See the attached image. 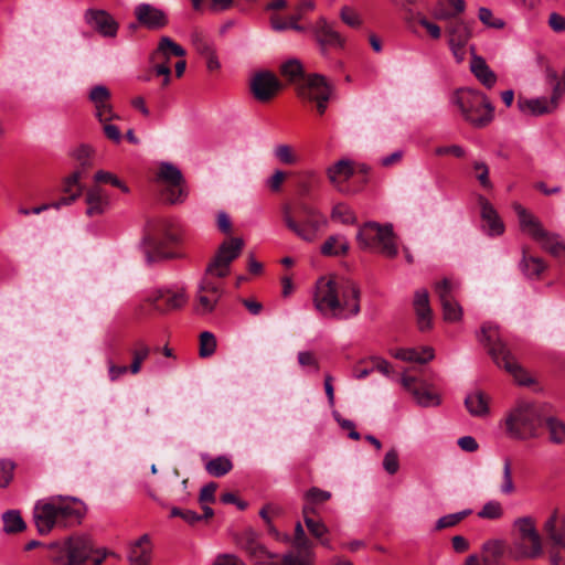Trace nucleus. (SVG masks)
I'll return each instance as SVG.
<instances>
[{"mask_svg": "<svg viewBox=\"0 0 565 565\" xmlns=\"http://www.w3.org/2000/svg\"><path fill=\"white\" fill-rule=\"evenodd\" d=\"M460 290V282L457 279L444 278L435 284V292L439 301L455 300Z\"/></svg>", "mask_w": 565, "mask_h": 565, "instance_id": "nucleus-38", "label": "nucleus"}, {"mask_svg": "<svg viewBox=\"0 0 565 565\" xmlns=\"http://www.w3.org/2000/svg\"><path fill=\"white\" fill-rule=\"evenodd\" d=\"M222 294L221 286L212 280V276L205 274L198 286L195 312L200 316L211 313L215 309Z\"/></svg>", "mask_w": 565, "mask_h": 565, "instance_id": "nucleus-16", "label": "nucleus"}, {"mask_svg": "<svg viewBox=\"0 0 565 565\" xmlns=\"http://www.w3.org/2000/svg\"><path fill=\"white\" fill-rule=\"evenodd\" d=\"M477 337L481 343L489 348V353L495 364L509 372L519 384L529 385L532 382L526 372L520 366L505 344L501 341L495 324L490 322L484 323Z\"/></svg>", "mask_w": 565, "mask_h": 565, "instance_id": "nucleus-5", "label": "nucleus"}, {"mask_svg": "<svg viewBox=\"0 0 565 565\" xmlns=\"http://www.w3.org/2000/svg\"><path fill=\"white\" fill-rule=\"evenodd\" d=\"M317 43L320 46V52L323 56L327 55L329 47H343L344 39L334 29V26L327 21L326 18L320 17L310 28Z\"/></svg>", "mask_w": 565, "mask_h": 565, "instance_id": "nucleus-17", "label": "nucleus"}, {"mask_svg": "<svg viewBox=\"0 0 565 565\" xmlns=\"http://www.w3.org/2000/svg\"><path fill=\"white\" fill-rule=\"evenodd\" d=\"M544 531L553 545L565 552V515L554 511L545 521Z\"/></svg>", "mask_w": 565, "mask_h": 565, "instance_id": "nucleus-25", "label": "nucleus"}, {"mask_svg": "<svg viewBox=\"0 0 565 565\" xmlns=\"http://www.w3.org/2000/svg\"><path fill=\"white\" fill-rule=\"evenodd\" d=\"M313 511L312 509L308 508L307 505L303 507V521L309 530V532L317 539L323 537L328 533L327 525L321 521H316L308 515L309 512Z\"/></svg>", "mask_w": 565, "mask_h": 565, "instance_id": "nucleus-49", "label": "nucleus"}, {"mask_svg": "<svg viewBox=\"0 0 565 565\" xmlns=\"http://www.w3.org/2000/svg\"><path fill=\"white\" fill-rule=\"evenodd\" d=\"M47 557L56 565H99L103 556L95 553L85 537H70L49 545Z\"/></svg>", "mask_w": 565, "mask_h": 565, "instance_id": "nucleus-7", "label": "nucleus"}, {"mask_svg": "<svg viewBox=\"0 0 565 565\" xmlns=\"http://www.w3.org/2000/svg\"><path fill=\"white\" fill-rule=\"evenodd\" d=\"M280 72L282 76H285L289 82L297 84V86L306 81L303 77L302 64L297 58H291L285 62L280 67Z\"/></svg>", "mask_w": 565, "mask_h": 565, "instance_id": "nucleus-40", "label": "nucleus"}, {"mask_svg": "<svg viewBox=\"0 0 565 565\" xmlns=\"http://www.w3.org/2000/svg\"><path fill=\"white\" fill-rule=\"evenodd\" d=\"M356 239L362 248L377 250L386 257L394 258L398 254L391 223L366 222L359 228Z\"/></svg>", "mask_w": 565, "mask_h": 565, "instance_id": "nucleus-9", "label": "nucleus"}, {"mask_svg": "<svg viewBox=\"0 0 565 565\" xmlns=\"http://www.w3.org/2000/svg\"><path fill=\"white\" fill-rule=\"evenodd\" d=\"M232 468V461L224 456H218L210 460L205 466L206 471L214 477H223L230 472Z\"/></svg>", "mask_w": 565, "mask_h": 565, "instance_id": "nucleus-45", "label": "nucleus"}, {"mask_svg": "<svg viewBox=\"0 0 565 565\" xmlns=\"http://www.w3.org/2000/svg\"><path fill=\"white\" fill-rule=\"evenodd\" d=\"M3 521V530L7 533H15L20 532L25 527V523L20 514V512L11 510L7 511L2 515Z\"/></svg>", "mask_w": 565, "mask_h": 565, "instance_id": "nucleus-46", "label": "nucleus"}, {"mask_svg": "<svg viewBox=\"0 0 565 565\" xmlns=\"http://www.w3.org/2000/svg\"><path fill=\"white\" fill-rule=\"evenodd\" d=\"M443 309V316L447 322H457L462 318V307L459 305L457 299L450 301L440 302Z\"/></svg>", "mask_w": 565, "mask_h": 565, "instance_id": "nucleus-50", "label": "nucleus"}, {"mask_svg": "<svg viewBox=\"0 0 565 565\" xmlns=\"http://www.w3.org/2000/svg\"><path fill=\"white\" fill-rule=\"evenodd\" d=\"M507 551L503 540L492 539L482 544V558L484 565H498Z\"/></svg>", "mask_w": 565, "mask_h": 565, "instance_id": "nucleus-35", "label": "nucleus"}, {"mask_svg": "<svg viewBox=\"0 0 565 565\" xmlns=\"http://www.w3.org/2000/svg\"><path fill=\"white\" fill-rule=\"evenodd\" d=\"M150 301L156 310L166 312L184 306L188 301V297L184 288L178 286L156 290L150 296Z\"/></svg>", "mask_w": 565, "mask_h": 565, "instance_id": "nucleus-20", "label": "nucleus"}, {"mask_svg": "<svg viewBox=\"0 0 565 565\" xmlns=\"http://www.w3.org/2000/svg\"><path fill=\"white\" fill-rule=\"evenodd\" d=\"M499 491L503 495H511L515 491L512 478V465L509 458L503 459L502 481L500 483Z\"/></svg>", "mask_w": 565, "mask_h": 565, "instance_id": "nucleus-47", "label": "nucleus"}, {"mask_svg": "<svg viewBox=\"0 0 565 565\" xmlns=\"http://www.w3.org/2000/svg\"><path fill=\"white\" fill-rule=\"evenodd\" d=\"M391 354L395 359L419 364L427 363L434 359V350L431 347H423L420 350L415 348H401L391 350Z\"/></svg>", "mask_w": 565, "mask_h": 565, "instance_id": "nucleus-32", "label": "nucleus"}, {"mask_svg": "<svg viewBox=\"0 0 565 565\" xmlns=\"http://www.w3.org/2000/svg\"><path fill=\"white\" fill-rule=\"evenodd\" d=\"M298 95L309 102L317 104V109L323 114L327 109V103L331 96L332 88L322 75L312 74L297 86Z\"/></svg>", "mask_w": 565, "mask_h": 565, "instance_id": "nucleus-13", "label": "nucleus"}, {"mask_svg": "<svg viewBox=\"0 0 565 565\" xmlns=\"http://www.w3.org/2000/svg\"><path fill=\"white\" fill-rule=\"evenodd\" d=\"M150 349L147 344L139 341L136 343V348L132 351V362L129 367L132 374H137L141 369V363L148 358Z\"/></svg>", "mask_w": 565, "mask_h": 565, "instance_id": "nucleus-52", "label": "nucleus"}, {"mask_svg": "<svg viewBox=\"0 0 565 565\" xmlns=\"http://www.w3.org/2000/svg\"><path fill=\"white\" fill-rule=\"evenodd\" d=\"M82 178L81 171H74L72 174L65 178L63 182V192L66 194L60 200L52 203L54 209H60L72 204L82 193V185L79 180Z\"/></svg>", "mask_w": 565, "mask_h": 565, "instance_id": "nucleus-29", "label": "nucleus"}, {"mask_svg": "<svg viewBox=\"0 0 565 565\" xmlns=\"http://www.w3.org/2000/svg\"><path fill=\"white\" fill-rule=\"evenodd\" d=\"M354 173L352 162L348 159H341L327 169V175L338 191L344 192L342 181L349 180Z\"/></svg>", "mask_w": 565, "mask_h": 565, "instance_id": "nucleus-31", "label": "nucleus"}, {"mask_svg": "<svg viewBox=\"0 0 565 565\" xmlns=\"http://www.w3.org/2000/svg\"><path fill=\"white\" fill-rule=\"evenodd\" d=\"M84 20L94 31L104 38H116L119 24L115 18L102 9H87L84 13Z\"/></svg>", "mask_w": 565, "mask_h": 565, "instance_id": "nucleus-19", "label": "nucleus"}, {"mask_svg": "<svg viewBox=\"0 0 565 565\" xmlns=\"http://www.w3.org/2000/svg\"><path fill=\"white\" fill-rule=\"evenodd\" d=\"M301 19L300 13L292 14L288 21L281 20L278 15H274L270 19L271 28L277 31H286L288 29H292L298 32H305L306 28L298 24V21Z\"/></svg>", "mask_w": 565, "mask_h": 565, "instance_id": "nucleus-44", "label": "nucleus"}, {"mask_svg": "<svg viewBox=\"0 0 565 565\" xmlns=\"http://www.w3.org/2000/svg\"><path fill=\"white\" fill-rule=\"evenodd\" d=\"M341 20L351 28H359L362 24L360 15L349 7H343L340 11Z\"/></svg>", "mask_w": 565, "mask_h": 565, "instance_id": "nucleus-64", "label": "nucleus"}, {"mask_svg": "<svg viewBox=\"0 0 565 565\" xmlns=\"http://www.w3.org/2000/svg\"><path fill=\"white\" fill-rule=\"evenodd\" d=\"M243 247L244 241L239 237L224 241L206 267L205 274L217 278L226 277L230 274L231 263L239 256Z\"/></svg>", "mask_w": 565, "mask_h": 565, "instance_id": "nucleus-11", "label": "nucleus"}, {"mask_svg": "<svg viewBox=\"0 0 565 565\" xmlns=\"http://www.w3.org/2000/svg\"><path fill=\"white\" fill-rule=\"evenodd\" d=\"M281 216L285 226L306 243L316 242L329 225L327 215L318 207L306 202L297 203L296 215L290 204H284Z\"/></svg>", "mask_w": 565, "mask_h": 565, "instance_id": "nucleus-2", "label": "nucleus"}, {"mask_svg": "<svg viewBox=\"0 0 565 565\" xmlns=\"http://www.w3.org/2000/svg\"><path fill=\"white\" fill-rule=\"evenodd\" d=\"M137 21L149 30H159L164 28L169 20L166 12L149 3H139L135 8Z\"/></svg>", "mask_w": 565, "mask_h": 565, "instance_id": "nucleus-23", "label": "nucleus"}, {"mask_svg": "<svg viewBox=\"0 0 565 565\" xmlns=\"http://www.w3.org/2000/svg\"><path fill=\"white\" fill-rule=\"evenodd\" d=\"M472 52L470 71L477 77V79L487 88H492L497 83V75L489 67L483 57L475 54V46H469Z\"/></svg>", "mask_w": 565, "mask_h": 565, "instance_id": "nucleus-28", "label": "nucleus"}, {"mask_svg": "<svg viewBox=\"0 0 565 565\" xmlns=\"http://www.w3.org/2000/svg\"><path fill=\"white\" fill-rule=\"evenodd\" d=\"M473 21L455 20L446 28L449 49L457 63L466 60L469 41L472 35L471 24Z\"/></svg>", "mask_w": 565, "mask_h": 565, "instance_id": "nucleus-14", "label": "nucleus"}, {"mask_svg": "<svg viewBox=\"0 0 565 565\" xmlns=\"http://www.w3.org/2000/svg\"><path fill=\"white\" fill-rule=\"evenodd\" d=\"M14 463L10 460H0V487L6 488L13 477Z\"/></svg>", "mask_w": 565, "mask_h": 565, "instance_id": "nucleus-63", "label": "nucleus"}, {"mask_svg": "<svg viewBox=\"0 0 565 565\" xmlns=\"http://www.w3.org/2000/svg\"><path fill=\"white\" fill-rule=\"evenodd\" d=\"M349 250V244L339 235L329 236L321 245V254L324 256H342Z\"/></svg>", "mask_w": 565, "mask_h": 565, "instance_id": "nucleus-39", "label": "nucleus"}, {"mask_svg": "<svg viewBox=\"0 0 565 565\" xmlns=\"http://www.w3.org/2000/svg\"><path fill=\"white\" fill-rule=\"evenodd\" d=\"M130 565H149L151 561V548L148 535L141 536L129 554Z\"/></svg>", "mask_w": 565, "mask_h": 565, "instance_id": "nucleus-37", "label": "nucleus"}, {"mask_svg": "<svg viewBox=\"0 0 565 565\" xmlns=\"http://www.w3.org/2000/svg\"><path fill=\"white\" fill-rule=\"evenodd\" d=\"M274 156L284 164H295L298 161L297 156L288 145H277L274 148Z\"/></svg>", "mask_w": 565, "mask_h": 565, "instance_id": "nucleus-55", "label": "nucleus"}, {"mask_svg": "<svg viewBox=\"0 0 565 565\" xmlns=\"http://www.w3.org/2000/svg\"><path fill=\"white\" fill-rule=\"evenodd\" d=\"M513 541L509 548V556L513 559H533L542 552L541 536L530 516L519 518L513 523Z\"/></svg>", "mask_w": 565, "mask_h": 565, "instance_id": "nucleus-8", "label": "nucleus"}, {"mask_svg": "<svg viewBox=\"0 0 565 565\" xmlns=\"http://www.w3.org/2000/svg\"><path fill=\"white\" fill-rule=\"evenodd\" d=\"M520 227L523 232L530 235L537 242L542 248L551 253L555 257L565 256V244L561 241L559 236L544 230L542 223L522 205L515 204Z\"/></svg>", "mask_w": 565, "mask_h": 565, "instance_id": "nucleus-10", "label": "nucleus"}, {"mask_svg": "<svg viewBox=\"0 0 565 565\" xmlns=\"http://www.w3.org/2000/svg\"><path fill=\"white\" fill-rule=\"evenodd\" d=\"M85 202L88 216L102 215L109 207V194L100 186H93L86 192Z\"/></svg>", "mask_w": 565, "mask_h": 565, "instance_id": "nucleus-27", "label": "nucleus"}, {"mask_svg": "<svg viewBox=\"0 0 565 565\" xmlns=\"http://www.w3.org/2000/svg\"><path fill=\"white\" fill-rule=\"evenodd\" d=\"M413 308L416 315V323L422 332L433 328V310L430 308L427 289H417L414 294Z\"/></svg>", "mask_w": 565, "mask_h": 565, "instance_id": "nucleus-22", "label": "nucleus"}, {"mask_svg": "<svg viewBox=\"0 0 565 565\" xmlns=\"http://www.w3.org/2000/svg\"><path fill=\"white\" fill-rule=\"evenodd\" d=\"M465 10V0H437L431 9V14L436 20H450Z\"/></svg>", "mask_w": 565, "mask_h": 565, "instance_id": "nucleus-30", "label": "nucleus"}, {"mask_svg": "<svg viewBox=\"0 0 565 565\" xmlns=\"http://www.w3.org/2000/svg\"><path fill=\"white\" fill-rule=\"evenodd\" d=\"M216 349V340L212 332L204 331L200 335V356H211Z\"/></svg>", "mask_w": 565, "mask_h": 565, "instance_id": "nucleus-54", "label": "nucleus"}, {"mask_svg": "<svg viewBox=\"0 0 565 565\" xmlns=\"http://www.w3.org/2000/svg\"><path fill=\"white\" fill-rule=\"evenodd\" d=\"M298 363L301 367H308V372L317 373L319 372L320 365L316 358V355L310 351H300L298 352Z\"/></svg>", "mask_w": 565, "mask_h": 565, "instance_id": "nucleus-57", "label": "nucleus"}, {"mask_svg": "<svg viewBox=\"0 0 565 565\" xmlns=\"http://www.w3.org/2000/svg\"><path fill=\"white\" fill-rule=\"evenodd\" d=\"M544 425H546L550 433V440L554 444H563L565 441V423L555 418H544Z\"/></svg>", "mask_w": 565, "mask_h": 565, "instance_id": "nucleus-43", "label": "nucleus"}, {"mask_svg": "<svg viewBox=\"0 0 565 565\" xmlns=\"http://www.w3.org/2000/svg\"><path fill=\"white\" fill-rule=\"evenodd\" d=\"M413 395L416 402L424 407L437 406L440 404L439 396L425 387L415 388L413 391Z\"/></svg>", "mask_w": 565, "mask_h": 565, "instance_id": "nucleus-51", "label": "nucleus"}, {"mask_svg": "<svg viewBox=\"0 0 565 565\" xmlns=\"http://www.w3.org/2000/svg\"><path fill=\"white\" fill-rule=\"evenodd\" d=\"M192 43L196 52L202 55H211L214 51L213 43L201 33H194L192 35Z\"/></svg>", "mask_w": 565, "mask_h": 565, "instance_id": "nucleus-56", "label": "nucleus"}, {"mask_svg": "<svg viewBox=\"0 0 565 565\" xmlns=\"http://www.w3.org/2000/svg\"><path fill=\"white\" fill-rule=\"evenodd\" d=\"M313 306L326 318L349 320L361 311V290L348 278L320 277L316 282Z\"/></svg>", "mask_w": 565, "mask_h": 565, "instance_id": "nucleus-1", "label": "nucleus"}, {"mask_svg": "<svg viewBox=\"0 0 565 565\" xmlns=\"http://www.w3.org/2000/svg\"><path fill=\"white\" fill-rule=\"evenodd\" d=\"M465 405L471 416L483 417L489 414V397L481 391L467 394Z\"/></svg>", "mask_w": 565, "mask_h": 565, "instance_id": "nucleus-34", "label": "nucleus"}, {"mask_svg": "<svg viewBox=\"0 0 565 565\" xmlns=\"http://www.w3.org/2000/svg\"><path fill=\"white\" fill-rule=\"evenodd\" d=\"M158 178L168 184L164 192L166 200L172 204L180 203L185 198L182 186L183 177L179 168L169 162H162L159 168Z\"/></svg>", "mask_w": 565, "mask_h": 565, "instance_id": "nucleus-15", "label": "nucleus"}, {"mask_svg": "<svg viewBox=\"0 0 565 565\" xmlns=\"http://www.w3.org/2000/svg\"><path fill=\"white\" fill-rule=\"evenodd\" d=\"M414 21H417L423 28H425L433 39L437 40L441 36V29L439 25L429 21L424 13L417 12Z\"/></svg>", "mask_w": 565, "mask_h": 565, "instance_id": "nucleus-60", "label": "nucleus"}, {"mask_svg": "<svg viewBox=\"0 0 565 565\" xmlns=\"http://www.w3.org/2000/svg\"><path fill=\"white\" fill-rule=\"evenodd\" d=\"M483 228L490 236H498L504 232V224L494 207L483 196L479 198Z\"/></svg>", "mask_w": 565, "mask_h": 565, "instance_id": "nucleus-26", "label": "nucleus"}, {"mask_svg": "<svg viewBox=\"0 0 565 565\" xmlns=\"http://www.w3.org/2000/svg\"><path fill=\"white\" fill-rule=\"evenodd\" d=\"M516 104L519 110L526 116L539 117L551 113L548 98L544 96L536 98L520 97Z\"/></svg>", "mask_w": 565, "mask_h": 565, "instance_id": "nucleus-33", "label": "nucleus"}, {"mask_svg": "<svg viewBox=\"0 0 565 565\" xmlns=\"http://www.w3.org/2000/svg\"><path fill=\"white\" fill-rule=\"evenodd\" d=\"M520 268L526 277L534 278L537 277L545 269V264L541 258L527 256L525 250H523V257L522 260L520 262Z\"/></svg>", "mask_w": 565, "mask_h": 565, "instance_id": "nucleus-42", "label": "nucleus"}, {"mask_svg": "<svg viewBox=\"0 0 565 565\" xmlns=\"http://www.w3.org/2000/svg\"><path fill=\"white\" fill-rule=\"evenodd\" d=\"M255 99L265 103L270 100L281 88V84L274 73L260 71L253 75L249 83Z\"/></svg>", "mask_w": 565, "mask_h": 565, "instance_id": "nucleus-18", "label": "nucleus"}, {"mask_svg": "<svg viewBox=\"0 0 565 565\" xmlns=\"http://www.w3.org/2000/svg\"><path fill=\"white\" fill-rule=\"evenodd\" d=\"M285 542L291 541L298 553L289 552L282 556L281 565H313L312 543L307 537L300 522L296 523L295 535L292 540L288 534L281 536Z\"/></svg>", "mask_w": 565, "mask_h": 565, "instance_id": "nucleus-12", "label": "nucleus"}, {"mask_svg": "<svg viewBox=\"0 0 565 565\" xmlns=\"http://www.w3.org/2000/svg\"><path fill=\"white\" fill-rule=\"evenodd\" d=\"M471 513V510H462L460 512L450 513L447 515H444L438 519L436 522L435 529L436 530H443L446 527H451L458 524L461 520H463L467 515Z\"/></svg>", "mask_w": 565, "mask_h": 565, "instance_id": "nucleus-53", "label": "nucleus"}, {"mask_svg": "<svg viewBox=\"0 0 565 565\" xmlns=\"http://www.w3.org/2000/svg\"><path fill=\"white\" fill-rule=\"evenodd\" d=\"M330 218L333 222L343 224V225H352L356 223V216L354 211L345 203H337L333 205Z\"/></svg>", "mask_w": 565, "mask_h": 565, "instance_id": "nucleus-41", "label": "nucleus"}, {"mask_svg": "<svg viewBox=\"0 0 565 565\" xmlns=\"http://www.w3.org/2000/svg\"><path fill=\"white\" fill-rule=\"evenodd\" d=\"M110 97V93L108 88L104 85H97L90 89L89 93V99L99 108L104 105V103H107Z\"/></svg>", "mask_w": 565, "mask_h": 565, "instance_id": "nucleus-58", "label": "nucleus"}, {"mask_svg": "<svg viewBox=\"0 0 565 565\" xmlns=\"http://www.w3.org/2000/svg\"><path fill=\"white\" fill-rule=\"evenodd\" d=\"M383 468L388 475H395L398 471V454L395 449L388 450L383 459Z\"/></svg>", "mask_w": 565, "mask_h": 565, "instance_id": "nucleus-62", "label": "nucleus"}, {"mask_svg": "<svg viewBox=\"0 0 565 565\" xmlns=\"http://www.w3.org/2000/svg\"><path fill=\"white\" fill-rule=\"evenodd\" d=\"M94 179L96 182H109L114 186L119 188L122 192L129 191L128 186L110 172L99 170L95 173Z\"/></svg>", "mask_w": 565, "mask_h": 565, "instance_id": "nucleus-61", "label": "nucleus"}, {"mask_svg": "<svg viewBox=\"0 0 565 565\" xmlns=\"http://www.w3.org/2000/svg\"><path fill=\"white\" fill-rule=\"evenodd\" d=\"M75 498L53 495L39 500L34 505V522L40 534H47L54 526L67 527L81 513Z\"/></svg>", "mask_w": 565, "mask_h": 565, "instance_id": "nucleus-3", "label": "nucleus"}, {"mask_svg": "<svg viewBox=\"0 0 565 565\" xmlns=\"http://www.w3.org/2000/svg\"><path fill=\"white\" fill-rule=\"evenodd\" d=\"M507 434L519 440L536 438L544 425V417L539 405L520 401L507 414L504 419Z\"/></svg>", "mask_w": 565, "mask_h": 565, "instance_id": "nucleus-4", "label": "nucleus"}, {"mask_svg": "<svg viewBox=\"0 0 565 565\" xmlns=\"http://www.w3.org/2000/svg\"><path fill=\"white\" fill-rule=\"evenodd\" d=\"M166 242H177L174 235L167 234L166 237H160L152 228H148L143 235L141 246L145 253V258L148 264L157 262L166 257L162 247Z\"/></svg>", "mask_w": 565, "mask_h": 565, "instance_id": "nucleus-21", "label": "nucleus"}, {"mask_svg": "<svg viewBox=\"0 0 565 565\" xmlns=\"http://www.w3.org/2000/svg\"><path fill=\"white\" fill-rule=\"evenodd\" d=\"M478 18L483 24L494 29H502L505 24L502 19H494L492 11L484 7L479 9Z\"/></svg>", "mask_w": 565, "mask_h": 565, "instance_id": "nucleus-59", "label": "nucleus"}, {"mask_svg": "<svg viewBox=\"0 0 565 565\" xmlns=\"http://www.w3.org/2000/svg\"><path fill=\"white\" fill-rule=\"evenodd\" d=\"M463 119L476 128L488 126L494 118V107L480 92L461 88L458 89L451 98Z\"/></svg>", "mask_w": 565, "mask_h": 565, "instance_id": "nucleus-6", "label": "nucleus"}, {"mask_svg": "<svg viewBox=\"0 0 565 565\" xmlns=\"http://www.w3.org/2000/svg\"><path fill=\"white\" fill-rule=\"evenodd\" d=\"M237 542L242 548L250 554L257 562L264 558H275L276 554L269 553L266 547L258 541V533L252 527H247L241 532Z\"/></svg>", "mask_w": 565, "mask_h": 565, "instance_id": "nucleus-24", "label": "nucleus"}, {"mask_svg": "<svg viewBox=\"0 0 565 565\" xmlns=\"http://www.w3.org/2000/svg\"><path fill=\"white\" fill-rule=\"evenodd\" d=\"M171 55L182 57L185 55V50L172 41L169 36H162L158 43L157 49L152 52L150 61L156 62L160 57L170 60Z\"/></svg>", "mask_w": 565, "mask_h": 565, "instance_id": "nucleus-36", "label": "nucleus"}, {"mask_svg": "<svg viewBox=\"0 0 565 565\" xmlns=\"http://www.w3.org/2000/svg\"><path fill=\"white\" fill-rule=\"evenodd\" d=\"M504 509L502 504L497 500H490L483 504V507L478 511L477 515L480 519L487 520H499L503 516Z\"/></svg>", "mask_w": 565, "mask_h": 565, "instance_id": "nucleus-48", "label": "nucleus"}]
</instances>
